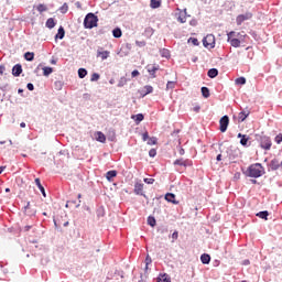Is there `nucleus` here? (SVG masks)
Segmentation results:
<instances>
[{
	"instance_id": "f257e3e1",
	"label": "nucleus",
	"mask_w": 282,
	"mask_h": 282,
	"mask_svg": "<svg viewBox=\"0 0 282 282\" xmlns=\"http://www.w3.org/2000/svg\"><path fill=\"white\" fill-rule=\"evenodd\" d=\"M263 173H264V169H263V165H261V163L251 164L246 171L247 177H254V178L261 177Z\"/></svg>"
},
{
	"instance_id": "f03ea898",
	"label": "nucleus",
	"mask_w": 282,
	"mask_h": 282,
	"mask_svg": "<svg viewBox=\"0 0 282 282\" xmlns=\"http://www.w3.org/2000/svg\"><path fill=\"white\" fill-rule=\"evenodd\" d=\"M84 28L86 30H93V28H98V17L94 13H88L84 19Z\"/></svg>"
},
{
	"instance_id": "7ed1b4c3",
	"label": "nucleus",
	"mask_w": 282,
	"mask_h": 282,
	"mask_svg": "<svg viewBox=\"0 0 282 282\" xmlns=\"http://www.w3.org/2000/svg\"><path fill=\"white\" fill-rule=\"evenodd\" d=\"M204 47H209V50H213L215 47V35L208 34L203 40Z\"/></svg>"
},
{
	"instance_id": "20e7f679",
	"label": "nucleus",
	"mask_w": 282,
	"mask_h": 282,
	"mask_svg": "<svg viewBox=\"0 0 282 282\" xmlns=\"http://www.w3.org/2000/svg\"><path fill=\"white\" fill-rule=\"evenodd\" d=\"M227 36H229V39H238V41H245L246 42V39H247L248 35H246L245 32L231 31V32L227 33Z\"/></svg>"
},
{
	"instance_id": "39448f33",
	"label": "nucleus",
	"mask_w": 282,
	"mask_h": 282,
	"mask_svg": "<svg viewBox=\"0 0 282 282\" xmlns=\"http://www.w3.org/2000/svg\"><path fill=\"white\" fill-rule=\"evenodd\" d=\"M229 123H230V119L228 118V116H224L219 120V124H220L219 130L221 131V133H226Z\"/></svg>"
},
{
	"instance_id": "423d86ee",
	"label": "nucleus",
	"mask_w": 282,
	"mask_h": 282,
	"mask_svg": "<svg viewBox=\"0 0 282 282\" xmlns=\"http://www.w3.org/2000/svg\"><path fill=\"white\" fill-rule=\"evenodd\" d=\"M250 19H252V13L246 12L243 14H239L236 18V23H237V25H241V23H243V21H250Z\"/></svg>"
},
{
	"instance_id": "0eeeda50",
	"label": "nucleus",
	"mask_w": 282,
	"mask_h": 282,
	"mask_svg": "<svg viewBox=\"0 0 282 282\" xmlns=\"http://www.w3.org/2000/svg\"><path fill=\"white\" fill-rule=\"evenodd\" d=\"M227 42L230 43L231 47H241V43H246L243 40L227 36Z\"/></svg>"
},
{
	"instance_id": "6e6552de",
	"label": "nucleus",
	"mask_w": 282,
	"mask_h": 282,
	"mask_svg": "<svg viewBox=\"0 0 282 282\" xmlns=\"http://www.w3.org/2000/svg\"><path fill=\"white\" fill-rule=\"evenodd\" d=\"M160 69V65H148L147 70L152 78H155V73Z\"/></svg>"
},
{
	"instance_id": "1a4fd4ad",
	"label": "nucleus",
	"mask_w": 282,
	"mask_h": 282,
	"mask_svg": "<svg viewBox=\"0 0 282 282\" xmlns=\"http://www.w3.org/2000/svg\"><path fill=\"white\" fill-rule=\"evenodd\" d=\"M142 191H144V184L135 183L134 184V193H135V195H144V193Z\"/></svg>"
},
{
	"instance_id": "9d476101",
	"label": "nucleus",
	"mask_w": 282,
	"mask_h": 282,
	"mask_svg": "<svg viewBox=\"0 0 282 282\" xmlns=\"http://www.w3.org/2000/svg\"><path fill=\"white\" fill-rule=\"evenodd\" d=\"M249 116H250V110H242L238 115V121L243 122V120H246V118H248Z\"/></svg>"
},
{
	"instance_id": "9b49d317",
	"label": "nucleus",
	"mask_w": 282,
	"mask_h": 282,
	"mask_svg": "<svg viewBox=\"0 0 282 282\" xmlns=\"http://www.w3.org/2000/svg\"><path fill=\"white\" fill-rule=\"evenodd\" d=\"M270 169H271V171H279V169H281V163H279V160L273 159L270 162Z\"/></svg>"
},
{
	"instance_id": "f8f14e48",
	"label": "nucleus",
	"mask_w": 282,
	"mask_h": 282,
	"mask_svg": "<svg viewBox=\"0 0 282 282\" xmlns=\"http://www.w3.org/2000/svg\"><path fill=\"white\" fill-rule=\"evenodd\" d=\"M21 72H23L21 64H17L13 66L12 68L13 76H21Z\"/></svg>"
},
{
	"instance_id": "ddd939ff",
	"label": "nucleus",
	"mask_w": 282,
	"mask_h": 282,
	"mask_svg": "<svg viewBox=\"0 0 282 282\" xmlns=\"http://www.w3.org/2000/svg\"><path fill=\"white\" fill-rule=\"evenodd\" d=\"M35 184L39 188V191L42 193L43 197H47V194L45 193V187L41 184V178H35Z\"/></svg>"
},
{
	"instance_id": "4468645a",
	"label": "nucleus",
	"mask_w": 282,
	"mask_h": 282,
	"mask_svg": "<svg viewBox=\"0 0 282 282\" xmlns=\"http://www.w3.org/2000/svg\"><path fill=\"white\" fill-rule=\"evenodd\" d=\"M94 138L95 140H97V142H105V140H107V138L105 137V133L100 131L95 132Z\"/></svg>"
},
{
	"instance_id": "2eb2a0df",
	"label": "nucleus",
	"mask_w": 282,
	"mask_h": 282,
	"mask_svg": "<svg viewBox=\"0 0 282 282\" xmlns=\"http://www.w3.org/2000/svg\"><path fill=\"white\" fill-rule=\"evenodd\" d=\"M177 21H180V23H186V9L180 11Z\"/></svg>"
},
{
	"instance_id": "dca6fc26",
	"label": "nucleus",
	"mask_w": 282,
	"mask_h": 282,
	"mask_svg": "<svg viewBox=\"0 0 282 282\" xmlns=\"http://www.w3.org/2000/svg\"><path fill=\"white\" fill-rule=\"evenodd\" d=\"M200 261H202V263H204V265H208V263H210V254L203 253L200 256Z\"/></svg>"
},
{
	"instance_id": "f3484780",
	"label": "nucleus",
	"mask_w": 282,
	"mask_h": 282,
	"mask_svg": "<svg viewBox=\"0 0 282 282\" xmlns=\"http://www.w3.org/2000/svg\"><path fill=\"white\" fill-rule=\"evenodd\" d=\"M116 175H118V172L116 170L108 171L106 173V180H108V182H111V180H113Z\"/></svg>"
},
{
	"instance_id": "a211bd4d",
	"label": "nucleus",
	"mask_w": 282,
	"mask_h": 282,
	"mask_svg": "<svg viewBox=\"0 0 282 282\" xmlns=\"http://www.w3.org/2000/svg\"><path fill=\"white\" fill-rule=\"evenodd\" d=\"M97 56H100L101 61H107L109 58V51H98Z\"/></svg>"
},
{
	"instance_id": "6ab92c4d",
	"label": "nucleus",
	"mask_w": 282,
	"mask_h": 282,
	"mask_svg": "<svg viewBox=\"0 0 282 282\" xmlns=\"http://www.w3.org/2000/svg\"><path fill=\"white\" fill-rule=\"evenodd\" d=\"M132 120H134V122H137V124H140V122H142V120H144V115L142 113H138V115H132Z\"/></svg>"
},
{
	"instance_id": "aec40b11",
	"label": "nucleus",
	"mask_w": 282,
	"mask_h": 282,
	"mask_svg": "<svg viewBox=\"0 0 282 282\" xmlns=\"http://www.w3.org/2000/svg\"><path fill=\"white\" fill-rule=\"evenodd\" d=\"M218 75L219 70H217V68H212L207 73V76H209V78H217Z\"/></svg>"
},
{
	"instance_id": "412c9836",
	"label": "nucleus",
	"mask_w": 282,
	"mask_h": 282,
	"mask_svg": "<svg viewBox=\"0 0 282 282\" xmlns=\"http://www.w3.org/2000/svg\"><path fill=\"white\" fill-rule=\"evenodd\" d=\"M55 39H65V29L63 26H59L57 34L55 35Z\"/></svg>"
},
{
	"instance_id": "4be33fe9",
	"label": "nucleus",
	"mask_w": 282,
	"mask_h": 282,
	"mask_svg": "<svg viewBox=\"0 0 282 282\" xmlns=\"http://www.w3.org/2000/svg\"><path fill=\"white\" fill-rule=\"evenodd\" d=\"M156 282H171V278H169V274L164 273L158 278Z\"/></svg>"
},
{
	"instance_id": "5701e85b",
	"label": "nucleus",
	"mask_w": 282,
	"mask_h": 282,
	"mask_svg": "<svg viewBox=\"0 0 282 282\" xmlns=\"http://www.w3.org/2000/svg\"><path fill=\"white\" fill-rule=\"evenodd\" d=\"M174 165L176 166H188V161H184V159H178L174 161Z\"/></svg>"
},
{
	"instance_id": "b1692460",
	"label": "nucleus",
	"mask_w": 282,
	"mask_h": 282,
	"mask_svg": "<svg viewBox=\"0 0 282 282\" xmlns=\"http://www.w3.org/2000/svg\"><path fill=\"white\" fill-rule=\"evenodd\" d=\"M165 199H166V202H170L171 204H175V194H173V193H167V194L165 195Z\"/></svg>"
},
{
	"instance_id": "393cba45",
	"label": "nucleus",
	"mask_w": 282,
	"mask_h": 282,
	"mask_svg": "<svg viewBox=\"0 0 282 282\" xmlns=\"http://www.w3.org/2000/svg\"><path fill=\"white\" fill-rule=\"evenodd\" d=\"M142 91H143V96H147L149 94H153V86L147 85V86L143 87Z\"/></svg>"
},
{
	"instance_id": "a878e982",
	"label": "nucleus",
	"mask_w": 282,
	"mask_h": 282,
	"mask_svg": "<svg viewBox=\"0 0 282 282\" xmlns=\"http://www.w3.org/2000/svg\"><path fill=\"white\" fill-rule=\"evenodd\" d=\"M42 70H43V76H50V74L54 72V68L44 66L42 67Z\"/></svg>"
},
{
	"instance_id": "bb28decb",
	"label": "nucleus",
	"mask_w": 282,
	"mask_h": 282,
	"mask_svg": "<svg viewBox=\"0 0 282 282\" xmlns=\"http://www.w3.org/2000/svg\"><path fill=\"white\" fill-rule=\"evenodd\" d=\"M56 26V22H54V19L53 18H50L47 21H46V28H48V30H52Z\"/></svg>"
},
{
	"instance_id": "cd10ccee",
	"label": "nucleus",
	"mask_w": 282,
	"mask_h": 282,
	"mask_svg": "<svg viewBox=\"0 0 282 282\" xmlns=\"http://www.w3.org/2000/svg\"><path fill=\"white\" fill-rule=\"evenodd\" d=\"M150 6L153 9L160 8V6H162V0H151Z\"/></svg>"
},
{
	"instance_id": "c85d7f7f",
	"label": "nucleus",
	"mask_w": 282,
	"mask_h": 282,
	"mask_svg": "<svg viewBox=\"0 0 282 282\" xmlns=\"http://www.w3.org/2000/svg\"><path fill=\"white\" fill-rule=\"evenodd\" d=\"M112 36H115V39H120V36H122V30H120V28L112 30Z\"/></svg>"
},
{
	"instance_id": "c756f323",
	"label": "nucleus",
	"mask_w": 282,
	"mask_h": 282,
	"mask_svg": "<svg viewBox=\"0 0 282 282\" xmlns=\"http://www.w3.org/2000/svg\"><path fill=\"white\" fill-rule=\"evenodd\" d=\"M202 94L204 98H210V90L208 87H202Z\"/></svg>"
},
{
	"instance_id": "7c9ffc66",
	"label": "nucleus",
	"mask_w": 282,
	"mask_h": 282,
	"mask_svg": "<svg viewBox=\"0 0 282 282\" xmlns=\"http://www.w3.org/2000/svg\"><path fill=\"white\" fill-rule=\"evenodd\" d=\"M155 224H156L155 217L149 216L148 225L151 226V228H155Z\"/></svg>"
},
{
	"instance_id": "2f4dec72",
	"label": "nucleus",
	"mask_w": 282,
	"mask_h": 282,
	"mask_svg": "<svg viewBox=\"0 0 282 282\" xmlns=\"http://www.w3.org/2000/svg\"><path fill=\"white\" fill-rule=\"evenodd\" d=\"M261 149H264L265 151H270L272 149V143L270 142H262L260 143Z\"/></svg>"
},
{
	"instance_id": "473e14b6",
	"label": "nucleus",
	"mask_w": 282,
	"mask_h": 282,
	"mask_svg": "<svg viewBox=\"0 0 282 282\" xmlns=\"http://www.w3.org/2000/svg\"><path fill=\"white\" fill-rule=\"evenodd\" d=\"M238 138H240V142H249V140H252L250 137L241 133H238Z\"/></svg>"
},
{
	"instance_id": "72a5a7b5",
	"label": "nucleus",
	"mask_w": 282,
	"mask_h": 282,
	"mask_svg": "<svg viewBox=\"0 0 282 282\" xmlns=\"http://www.w3.org/2000/svg\"><path fill=\"white\" fill-rule=\"evenodd\" d=\"M268 215H270L268 213V210H264V212H260L257 214V217H260V219H268Z\"/></svg>"
},
{
	"instance_id": "f704fd0d",
	"label": "nucleus",
	"mask_w": 282,
	"mask_h": 282,
	"mask_svg": "<svg viewBox=\"0 0 282 282\" xmlns=\"http://www.w3.org/2000/svg\"><path fill=\"white\" fill-rule=\"evenodd\" d=\"M85 76H87V69H85V68H79V69H78V77H79V78H85Z\"/></svg>"
},
{
	"instance_id": "c9c22d12",
	"label": "nucleus",
	"mask_w": 282,
	"mask_h": 282,
	"mask_svg": "<svg viewBox=\"0 0 282 282\" xmlns=\"http://www.w3.org/2000/svg\"><path fill=\"white\" fill-rule=\"evenodd\" d=\"M24 58L25 61H34V53L26 52Z\"/></svg>"
},
{
	"instance_id": "e433bc0d",
	"label": "nucleus",
	"mask_w": 282,
	"mask_h": 282,
	"mask_svg": "<svg viewBox=\"0 0 282 282\" xmlns=\"http://www.w3.org/2000/svg\"><path fill=\"white\" fill-rule=\"evenodd\" d=\"M98 80H100V75H99L98 73H94V74L91 75L90 82H91V83H96V82H98Z\"/></svg>"
},
{
	"instance_id": "4c0bfd02",
	"label": "nucleus",
	"mask_w": 282,
	"mask_h": 282,
	"mask_svg": "<svg viewBox=\"0 0 282 282\" xmlns=\"http://www.w3.org/2000/svg\"><path fill=\"white\" fill-rule=\"evenodd\" d=\"M161 56H163V58H169V56H171V53L169 52V50L163 48L161 50Z\"/></svg>"
},
{
	"instance_id": "58836bf2",
	"label": "nucleus",
	"mask_w": 282,
	"mask_h": 282,
	"mask_svg": "<svg viewBox=\"0 0 282 282\" xmlns=\"http://www.w3.org/2000/svg\"><path fill=\"white\" fill-rule=\"evenodd\" d=\"M36 10H37L39 12H47V7H46L45 4H39V6L36 7Z\"/></svg>"
},
{
	"instance_id": "ea45409f",
	"label": "nucleus",
	"mask_w": 282,
	"mask_h": 282,
	"mask_svg": "<svg viewBox=\"0 0 282 282\" xmlns=\"http://www.w3.org/2000/svg\"><path fill=\"white\" fill-rule=\"evenodd\" d=\"M236 85H246V77H239L236 79Z\"/></svg>"
},
{
	"instance_id": "a19ab883",
	"label": "nucleus",
	"mask_w": 282,
	"mask_h": 282,
	"mask_svg": "<svg viewBox=\"0 0 282 282\" xmlns=\"http://www.w3.org/2000/svg\"><path fill=\"white\" fill-rule=\"evenodd\" d=\"M124 85H127V78L121 77V79L119 80L118 87H124Z\"/></svg>"
},
{
	"instance_id": "79ce46f5",
	"label": "nucleus",
	"mask_w": 282,
	"mask_h": 282,
	"mask_svg": "<svg viewBox=\"0 0 282 282\" xmlns=\"http://www.w3.org/2000/svg\"><path fill=\"white\" fill-rule=\"evenodd\" d=\"M188 43H193L194 45H199V41L195 37H189Z\"/></svg>"
},
{
	"instance_id": "37998d69",
	"label": "nucleus",
	"mask_w": 282,
	"mask_h": 282,
	"mask_svg": "<svg viewBox=\"0 0 282 282\" xmlns=\"http://www.w3.org/2000/svg\"><path fill=\"white\" fill-rule=\"evenodd\" d=\"M166 89H175V82H167Z\"/></svg>"
},
{
	"instance_id": "c03bdc74",
	"label": "nucleus",
	"mask_w": 282,
	"mask_h": 282,
	"mask_svg": "<svg viewBox=\"0 0 282 282\" xmlns=\"http://www.w3.org/2000/svg\"><path fill=\"white\" fill-rule=\"evenodd\" d=\"M149 155H150V158H155V155H158V151L155 149H151L149 151Z\"/></svg>"
},
{
	"instance_id": "a18cd8bd",
	"label": "nucleus",
	"mask_w": 282,
	"mask_h": 282,
	"mask_svg": "<svg viewBox=\"0 0 282 282\" xmlns=\"http://www.w3.org/2000/svg\"><path fill=\"white\" fill-rule=\"evenodd\" d=\"M180 237V234L177 232V231H174L173 234H172V243L175 241V240H177V238Z\"/></svg>"
},
{
	"instance_id": "49530a36",
	"label": "nucleus",
	"mask_w": 282,
	"mask_h": 282,
	"mask_svg": "<svg viewBox=\"0 0 282 282\" xmlns=\"http://www.w3.org/2000/svg\"><path fill=\"white\" fill-rule=\"evenodd\" d=\"M143 182L145 184H153L155 182V180L154 178H144Z\"/></svg>"
},
{
	"instance_id": "de8ad7c7",
	"label": "nucleus",
	"mask_w": 282,
	"mask_h": 282,
	"mask_svg": "<svg viewBox=\"0 0 282 282\" xmlns=\"http://www.w3.org/2000/svg\"><path fill=\"white\" fill-rule=\"evenodd\" d=\"M135 45H138V47H144V45H147V43L145 42H143V41H137L135 42Z\"/></svg>"
},
{
	"instance_id": "09e8293b",
	"label": "nucleus",
	"mask_w": 282,
	"mask_h": 282,
	"mask_svg": "<svg viewBox=\"0 0 282 282\" xmlns=\"http://www.w3.org/2000/svg\"><path fill=\"white\" fill-rule=\"evenodd\" d=\"M26 87H28L29 91H34V84L29 83V84L26 85Z\"/></svg>"
},
{
	"instance_id": "8fccbe9b",
	"label": "nucleus",
	"mask_w": 282,
	"mask_h": 282,
	"mask_svg": "<svg viewBox=\"0 0 282 282\" xmlns=\"http://www.w3.org/2000/svg\"><path fill=\"white\" fill-rule=\"evenodd\" d=\"M131 76H132V78H135V77L140 76V72L139 70H133L131 73Z\"/></svg>"
},
{
	"instance_id": "3c124183",
	"label": "nucleus",
	"mask_w": 282,
	"mask_h": 282,
	"mask_svg": "<svg viewBox=\"0 0 282 282\" xmlns=\"http://www.w3.org/2000/svg\"><path fill=\"white\" fill-rule=\"evenodd\" d=\"M142 140H143V142H147V140H149V133L148 132L142 134Z\"/></svg>"
},
{
	"instance_id": "603ef678",
	"label": "nucleus",
	"mask_w": 282,
	"mask_h": 282,
	"mask_svg": "<svg viewBox=\"0 0 282 282\" xmlns=\"http://www.w3.org/2000/svg\"><path fill=\"white\" fill-rule=\"evenodd\" d=\"M4 72H6V66L0 65V76H3Z\"/></svg>"
},
{
	"instance_id": "864d4df0",
	"label": "nucleus",
	"mask_w": 282,
	"mask_h": 282,
	"mask_svg": "<svg viewBox=\"0 0 282 282\" xmlns=\"http://www.w3.org/2000/svg\"><path fill=\"white\" fill-rule=\"evenodd\" d=\"M275 142H282V133L275 137Z\"/></svg>"
},
{
	"instance_id": "5fc2aeb1",
	"label": "nucleus",
	"mask_w": 282,
	"mask_h": 282,
	"mask_svg": "<svg viewBox=\"0 0 282 282\" xmlns=\"http://www.w3.org/2000/svg\"><path fill=\"white\" fill-rule=\"evenodd\" d=\"M149 263H151V258L147 257V259H145V269L149 268Z\"/></svg>"
},
{
	"instance_id": "6e6d98bb",
	"label": "nucleus",
	"mask_w": 282,
	"mask_h": 282,
	"mask_svg": "<svg viewBox=\"0 0 282 282\" xmlns=\"http://www.w3.org/2000/svg\"><path fill=\"white\" fill-rule=\"evenodd\" d=\"M242 265H250V260H243Z\"/></svg>"
},
{
	"instance_id": "4d7b16f0",
	"label": "nucleus",
	"mask_w": 282,
	"mask_h": 282,
	"mask_svg": "<svg viewBox=\"0 0 282 282\" xmlns=\"http://www.w3.org/2000/svg\"><path fill=\"white\" fill-rule=\"evenodd\" d=\"M189 25H193V26L197 25V21H196V20H192V21L189 22Z\"/></svg>"
},
{
	"instance_id": "13d9d810",
	"label": "nucleus",
	"mask_w": 282,
	"mask_h": 282,
	"mask_svg": "<svg viewBox=\"0 0 282 282\" xmlns=\"http://www.w3.org/2000/svg\"><path fill=\"white\" fill-rule=\"evenodd\" d=\"M178 153H180V155H184V149L183 148H180V150H178Z\"/></svg>"
},
{
	"instance_id": "bf43d9fd",
	"label": "nucleus",
	"mask_w": 282,
	"mask_h": 282,
	"mask_svg": "<svg viewBox=\"0 0 282 282\" xmlns=\"http://www.w3.org/2000/svg\"><path fill=\"white\" fill-rule=\"evenodd\" d=\"M216 160H217V162H221V154H218V155L216 156Z\"/></svg>"
},
{
	"instance_id": "052dcab7",
	"label": "nucleus",
	"mask_w": 282,
	"mask_h": 282,
	"mask_svg": "<svg viewBox=\"0 0 282 282\" xmlns=\"http://www.w3.org/2000/svg\"><path fill=\"white\" fill-rule=\"evenodd\" d=\"M242 147H250L249 142H241Z\"/></svg>"
},
{
	"instance_id": "680f3d73",
	"label": "nucleus",
	"mask_w": 282,
	"mask_h": 282,
	"mask_svg": "<svg viewBox=\"0 0 282 282\" xmlns=\"http://www.w3.org/2000/svg\"><path fill=\"white\" fill-rule=\"evenodd\" d=\"M32 226H25L24 230L28 232L29 230H31Z\"/></svg>"
},
{
	"instance_id": "e2e57ef3",
	"label": "nucleus",
	"mask_w": 282,
	"mask_h": 282,
	"mask_svg": "<svg viewBox=\"0 0 282 282\" xmlns=\"http://www.w3.org/2000/svg\"><path fill=\"white\" fill-rule=\"evenodd\" d=\"M6 171V166H0V175Z\"/></svg>"
},
{
	"instance_id": "0e129e2a",
	"label": "nucleus",
	"mask_w": 282,
	"mask_h": 282,
	"mask_svg": "<svg viewBox=\"0 0 282 282\" xmlns=\"http://www.w3.org/2000/svg\"><path fill=\"white\" fill-rule=\"evenodd\" d=\"M21 129H25V122L20 123Z\"/></svg>"
},
{
	"instance_id": "69168bd1",
	"label": "nucleus",
	"mask_w": 282,
	"mask_h": 282,
	"mask_svg": "<svg viewBox=\"0 0 282 282\" xmlns=\"http://www.w3.org/2000/svg\"><path fill=\"white\" fill-rule=\"evenodd\" d=\"M39 69H41V65H39L36 68H35V74H39Z\"/></svg>"
},
{
	"instance_id": "338daca9",
	"label": "nucleus",
	"mask_w": 282,
	"mask_h": 282,
	"mask_svg": "<svg viewBox=\"0 0 282 282\" xmlns=\"http://www.w3.org/2000/svg\"><path fill=\"white\" fill-rule=\"evenodd\" d=\"M18 94H23V89L19 88Z\"/></svg>"
},
{
	"instance_id": "774afa93",
	"label": "nucleus",
	"mask_w": 282,
	"mask_h": 282,
	"mask_svg": "<svg viewBox=\"0 0 282 282\" xmlns=\"http://www.w3.org/2000/svg\"><path fill=\"white\" fill-rule=\"evenodd\" d=\"M62 12H67V8L63 7Z\"/></svg>"
}]
</instances>
